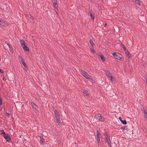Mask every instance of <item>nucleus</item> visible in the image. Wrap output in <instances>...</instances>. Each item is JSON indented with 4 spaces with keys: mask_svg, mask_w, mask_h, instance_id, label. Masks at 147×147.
<instances>
[{
    "mask_svg": "<svg viewBox=\"0 0 147 147\" xmlns=\"http://www.w3.org/2000/svg\"><path fill=\"white\" fill-rule=\"evenodd\" d=\"M105 142L110 147H111V142L110 140V137L109 136H106Z\"/></svg>",
    "mask_w": 147,
    "mask_h": 147,
    "instance_id": "nucleus-4",
    "label": "nucleus"
},
{
    "mask_svg": "<svg viewBox=\"0 0 147 147\" xmlns=\"http://www.w3.org/2000/svg\"><path fill=\"white\" fill-rule=\"evenodd\" d=\"M143 111H144V114H147V112H146V111H145V110H144Z\"/></svg>",
    "mask_w": 147,
    "mask_h": 147,
    "instance_id": "nucleus-36",
    "label": "nucleus"
},
{
    "mask_svg": "<svg viewBox=\"0 0 147 147\" xmlns=\"http://www.w3.org/2000/svg\"><path fill=\"white\" fill-rule=\"evenodd\" d=\"M53 4L54 7H55V9H56L57 10V3H55Z\"/></svg>",
    "mask_w": 147,
    "mask_h": 147,
    "instance_id": "nucleus-20",
    "label": "nucleus"
},
{
    "mask_svg": "<svg viewBox=\"0 0 147 147\" xmlns=\"http://www.w3.org/2000/svg\"><path fill=\"white\" fill-rule=\"evenodd\" d=\"M24 69L26 71H27L28 68L26 66H24Z\"/></svg>",
    "mask_w": 147,
    "mask_h": 147,
    "instance_id": "nucleus-29",
    "label": "nucleus"
},
{
    "mask_svg": "<svg viewBox=\"0 0 147 147\" xmlns=\"http://www.w3.org/2000/svg\"><path fill=\"white\" fill-rule=\"evenodd\" d=\"M55 117L56 118V121H57V123H59V122L60 120L59 116H57L56 117Z\"/></svg>",
    "mask_w": 147,
    "mask_h": 147,
    "instance_id": "nucleus-19",
    "label": "nucleus"
},
{
    "mask_svg": "<svg viewBox=\"0 0 147 147\" xmlns=\"http://www.w3.org/2000/svg\"><path fill=\"white\" fill-rule=\"evenodd\" d=\"M9 49V50L11 52L13 51L11 47Z\"/></svg>",
    "mask_w": 147,
    "mask_h": 147,
    "instance_id": "nucleus-37",
    "label": "nucleus"
},
{
    "mask_svg": "<svg viewBox=\"0 0 147 147\" xmlns=\"http://www.w3.org/2000/svg\"><path fill=\"white\" fill-rule=\"evenodd\" d=\"M5 116H9V113H5Z\"/></svg>",
    "mask_w": 147,
    "mask_h": 147,
    "instance_id": "nucleus-26",
    "label": "nucleus"
},
{
    "mask_svg": "<svg viewBox=\"0 0 147 147\" xmlns=\"http://www.w3.org/2000/svg\"><path fill=\"white\" fill-rule=\"evenodd\" d=\"M53 4H54L55 3H57V0H51Z\"/></svg>",
    "mask_w": 147,
    "mask_h": 147,
    "instance_id": "nucleus-25",
    "label": "nucleus"
},
{
    "mask_svg": "<svg viewBox=\"0 0 147 147\" xmlns=\"http://www.w3.org/2000/svg\"><path fill=\"white\" fill-rule=\"evenodd\" d=\"M119 119L120 121L121 122V121H122L123 120L122 119V118L121 117H119Z\"/></svg>",
    "mask_w": 147,
    "mask_h": 147,
    "instance_id": "nucleus-40",
    "label": "nucleus"
},
{
    "mask_svg": "<svg viewBox=\"0 0 147 147\" xmlns=\"http://www.w3.org/2000/svg\"><path fill=\"white\" fill-rule=\"evenodd\" d=\"M54 112L55 114V117H56L57 116H59V114L57 110H55L54 111Z\"/></svg>",
    "mask_w": 147,
    "mask_h": 147,
    "instance_id": "nucleus-14",
    "label": "nucleus"
},
{
    "mask_svg": "<svg viewBox=\"0 0 147 147\" xmlns=\"http://www.w3.org/2000/svg\"><path fill=\"white\" fill-rule=\"evenodd\" d=\"M83 93L85 95H86L87 96H89V94L88 93L87 91L86 90H85L83 92Z\"/></svg>",
    "mask_w": 147,
    "mask_h": 147,
    "instance_id": "nucleus-18",
    "label": "nucleus"
},
{
    "mask_svg": "<svg viewBox=\"0 0 147 147\" xmlns=\"http://www.w3.org/2000/svg\"><path fill=\"white\" fill-rule=\"evenodd\" d=\"M100 132L98 130H97L96 132V139L98 142V143H99L100 142Z\"/></svg>",
    "mask_w": 147,
    "mask_h": 147,
    "instance_id": "nucleus-6",
    "label": "nucleus"
},
{
    "mask_svg": "<svg viewBox=\"0 0 147 147\" xmlns=\"http://www.w3.org/2000/svg\"><path fill=\"white\" fill-rule=\"evenodd\" d=\"M123 49L125 51H127L126 49L125 48V46H123Z\"/></svg>",
    "mask_w": 147,
    "mask_h": 147,
    "instance_id": "nucleus-34",
    "label": "nucleus"
},
{
    "mask_svg": "<svg viewBox=\"0 0 147 147\" xmlns=\"http://www.w3.org/2000/svg\"><path fill=\"white\" fill-rule=\"evenodd\" d=\"M24 62V61L23 60H22L21 61H20V63H23Z\"/></svg>",
    "mask_w": 147,
    "mask_h": 147,
    "instance_id": "nucleus-38",
    "label": "nucleus"
},
{
    "mask_svg": "<svg viewBox=\"0 0 147 147\" xmlns=\"http://www.w3.org/2000/svg\"><path fill=\"white\" fill-rule=\"evenodd\" d=\"M121 45L122 46V47H123V46H124V45H123V44H122V43H121Z\"/></svg>",
    "mask_w": 147,
    "mask_h": 147,
    "instance_id": "nucleus-44",
    "label": "nucleus"
},
{
    "mask_svg": "<svg viewBox=\"0 0 147 147\" xmlns=\"http://www.w3.org/2000/svg\"><path fill=\"white\" fill-rule=\"evenodd\" d=\"M0 72L2 73H4V71L3 70L0 69Z\"/></svg>",
    "mask_w": 147,
    "mask_h": 147,
    "instance_id": "nucleus-33",
    "label": "nucleus"
},
{
    "mask_svg": "<svg viewBox=\"0 0 147 147\" xmlns=\"http://www.w3.org/2000/svg\"><path fill=\"white\" fill-rule=\"evenodd\" d=\"M96 118L97 119L103 122L105 120V118L102 117L100 113H98L96 115Z\"/></svg>",
    "mask_w": 147,
    "mask_h": 147,
    "instance_id": "nucleus-3",
    "label": "nucleus"
},
{
    "mask_svg": "<svg viewBox=\"0 0 147 147\" xmlns=\"http://www.w3.org/2000/svg\"><path fill=\"white\" fill-rule=\"evenodd\" d=\"M40 143L44 145V139L43 138L42 136H40Z\"/></svg>",
    "mask_w": 147,
    "mask_h": 147,
    "instance_id": "nucleus-11",
    "label": "nucleus"
},
{
    "mask_svg": "<svg viewBox=\"0 0 147 147\" xmlns=\"http://www.w3.org/2000/svg\"><path fill=\"white\" fill-rule=\"evenodd\" d=\"M133 1L136 4L140 5V3L139 0H133Z\"/></svg>",
    "mask_w": 147,
    "mask_h": 147,
    "instance_id": "nucleus-13",
    "label": "nucleus"
},
{
    "mask_svg": "<svg viewBox=\"0 0 147 147\" xmlns=\"http://www.w3.org/2000/svg\"><path fill=\"white\" fill-rule=\"evenodd\" d=\"M122 57V55L119 53H117L116 54V55L115 57V58L118 59H121V57Z\"/></svg>",
    "mask_w": 147,
    "mask_h": 147,
    "instance_id": "nucleus-7",
    "label": "nucleus"
},
{
    "mask_svg": "<svg viewBox=\"0 0 147 147\" xmlns=\"http://www.w3.org/2000/svg\"><path fill=\"white\" fill-rule=\"evenodd\" d=\"M121 122L123 124V125H126L127 124V121L125 120H124L121 121Z\"/></svg>",
    "mask_w": 147,
    "mask_h": 147,
    "instance_id": "nucleus-22",
    "label": "nucleus"
},
{
    "mask_svg": "<svg viewBox=\"0 0 147 147\" xmlns=\"http://www.w3.org/2000/svg\"><path fill=\"white\" fill-rule=\"evenodd\" d=\"M55 12H56L57 13V12H58V9L57 8V10L56 9H55Z\"/></svg>",
    "mask_w": 147,
    "mask_h": 147,
    "instance_id": "nucleus-42",
    "label": "nucleus"
},
{
    "mask_svg": "<svg viewBox=\"0 0 147 147\" xmlns=\"http://www.w3.org/2000/svg\"><path fill=\"white\" fill-rule=\"evenodd\" d=\"M31 104L32 107L34 109H36L37 108V107L34 103L32 102L31 103Z\"/></svg>",
    "mask_w": 147,
    "mask_h": 147,
    "instance_id": "nucleus-12",
    "label": "nucleus"
},
{
    "mask_svg": "<svg viewBox=\"0 0 147 147\" xmlns=\"http://www.w3.org/2000/svg\"><path fill=\"white\" fill-rule=\"evenodd\" d=\"M5 133L4 131L3 130H0V134H3V135H4L5 134Z\"/></svg>",
    "mask_w": 147,
    "mask_h": 147,
    "instance_id": "nucleus-21",
    "label": "nucleus"
},
{
    "mask_svg": "<svg viewBox=\"0 0 147 147\" xmlns=\"http://www.w3.org/2000/svg\"><path fill=\"white\" fill-rule=\"evenodd\" d=\"M3 137L5 139L6 141L8 142H9L10 140V137L9 135L8 134H5L3 135Z\"/></svg>",
    "mask_w": 147,
    "mask_h": 147,
    "instance_id": "nucleus-5",
    "label": "nucleus"
},
{
    "mask_svg": "<svg viewBox=\"0 0 147 147\" xmlns=\"http://www.w3.org/2000/svg\"><path fill=\"white\" fill-rule=\"evenodd\" d=\"M91 51L92 52V53H94V50L93 49H91Z\"/></svg>",
    "mask_w": 147,
    "mask_h": 147,
    "instance_id": "nucleus-41",
    "label": "nucleus"
},
{
    "mask_svg": "<svg viewBox=\"0 0 147 147\" xmlns=\"http://www.w3.org/2000/svg\"><path fill=\"white\" fill-rule=\"evenodd\" d=\"M90 44L91 45H92V46H93L94 45V43L92 40L90 39Z\"/></svg>",
    "mask_w": 147,
    "mask_h": 147,
    "instance_id": "nucleus-23",
    "label": "nucleus"
},
{
    "mask_svg": "<svg viewBox=\"0 0 147 147\" xmlns=\"http://www.w3.org/2000/svg\"><path fill=\"white\" fill-rule=\"evenodd\" d=\"M22 64L24 66V67L26 66V64L25 62L22 63Z\"/></svg>",
    "mask_w": 147,
    "mask_h": 147,
    "instance_id": "nucleus-32",
    "label": "nucleus"
},
{
    "mask_svg": "<svg viewBox=\"0 0 147 147\" xmlns=\"http://www.w3.org/2000/svg\"><path fill=\"white\" fill-rule=\"evenodd\" d=\"M126 127V126H124L123 127H122L121 128V129H122L123 130H125V127Z\"/></svg>",
    "mask_w": 147,
    "mask_h": 147,
    "instance_id": "nucleus-30",
    "label": "nucleus"
},
{
    "mask_svg": "<svg viewBox=\"0 0 147 147\" xmlns=\"http://www.w3.org/2000/svg\"><path fill=\"white\" fill-rule=\"evenodd\" d=\"M90 1H91L92 0H90Z\"/></svg>",
    "mask_w": 147,
    "mask_h": 147,
    "instance_id": "nucleus-48",
    "label": "nucleus"
},
{
    "mask_svg": "<svg viewBox=\"0 0 147 147\" xmlns=\"http://www.w3.org/2000/svg\"><path fill=\"white\" fill-rule=\"evenodd\" d=\"M145 80H146V83L147 84V76H146L145 77Z\"/></svg>",
    "mask_w": 147,
    "mask_h": 147,
    "instance_id": "nucleus-39",
    "label": "nucleus"
},
{
    "mask_svg": "<svg viewBox=\"0 0 147 147\" xmlns=\"http://www.w3.org/2000/svg\"><path fill=\"white\" fill-rule=\"evenodd\" d=\"M0 24L3 26H5L7 25V23L6 22H5L3 21H0Z\"/></svg>",
    "mask_w": 147,
    "mask_h": 147,
    "instance_id": "nucleus-9",
    "label": "nucleus"
},
{
    "mask_svg": "<svg viewBox=\"0 0 147 147\" xmlns=\"http://www.w3.org/2000/svg\"><path fill=\"white\" fill-rule=\"evenodd\" d=\"M5 43H6L7 45V44H9V43H8L7 42H6V41H5Z\"/></svg>",
    "mask_w": 147,
    "mask_h": 147,
    "instance_id": "nucleus-46",
    "label": "nucleus"
},
{
    "mask_svg": "<svg viewBox=\"0 0 147 147\" xmlns=\"http://www.w3.org/2000/svg\"><path fill=\"white\" fill-rule=\"evenodd\" d=\"M79 72L87 80L92 83L93 82V79L91 78V76L88 74L85 71L82 69H79Z\"/></svg>",
    "mask_w": 147,
    "mask_h": 147,
    "instance_id": "nucleus-1",
    "label": "nucleus"
},
{
    "mask_svg": "<svg viewBox=\"0 0 147 147\" xmlns=\"http://www.w3.org/2000/svg\"><path fill=\"white\" fill-rule=\"evenodd\" d=\"M141 109L142 110H145V109H144L143 106H142V105L141 106Z\"/></svg>",
    "mask_w": 147,
    "mask_h": 147,
    "instance_id": "nucleus-28",
    "label": "nucleus"
},
{
    "mask_svg": "<svg viewBox=\"0 0 147 147\" xmlns=\"http://www.w3.org/2000/svg\"><path fill=\"white\" fill-rule=\"evenodd\" d=\"M107 24L106 23H105V26L106 25H107Z\"/></svg>",
    "mask_w": 147,
    "mask_h": 147,
    "instance_id": "nucleus-47",
    "label": "nucleus"
},
{
    "mask_svg": "<svg viewBox=\"0 0 147 147\" xmlns=\"http://www.w3.org/2000/svg\"><path fill=\"white\" fill-rule=\"evenodd\" d=\"M125 52L126 55H127V57H129V58L130 57V56H129V55H130V54L128 50H127L126 51H125Z\"/></svg>",
    "mask_w": 147,
    "mask_h": 147,
    "instance_id": "nucleus-16",
    "label": "nucleus"
},
{
    "mask_svg": "<svg viewBox=\"0 0 147 147\" xmlns=\"http://www.w3.org/2000/svg\"><path fill=\"white\" fill-rule=\"evenodd\" d=\"M90 16L91 17L92 19L94 20V14L92 11H91L90 12Z\"/></svg>",
    "mask_w": 147,
    "mask_h": 147,
    "instance_id": "nucleus-8",
    "label": "nucleus"
},
{
    "mask_svg": "<svg viewBox=\"0 0 147 147\" xmlns=\"http://www.w3.org/2000/svg\"><path fill=\"white\" fill-rule=\"evenodd\" d=\"M133 1V0H132Z\"/></svg>",
    "mask_w": 147,
    "mask_h": 147,
    "instance_id": "nucleus-49",
    "label": "nucleus"
},
{
    "mask_svg": "<svg viewBox=\"0 0 147 147\" xmlns=\"http://www.w3.org/2000/svg\"><path fill=\"white\" fill-rule=\"evenodd\" d=\"M7 45L8 46V47L9 48H10L11 47V45L9 43V44H7Z\"/></svg>",
    "mask_w": 147,
    "mask_h": 147,
    "instance_id": "nucleus-35",
    "label": "nucleus"
},
{
    "mask_svg": "<svg viewBox=\"0 0 147 147\" xmlns=\"http://www.w3.org/2000/svg\"><path fill=\"white\" fill-rule=\"evenodd\" d=\"M18 58L19 60L20 61H21L23 60V58L20 56H19Z\"/></svg>",
    "mask_w": 147,
    "mask_h": 147,
    "instance_id": "nucleus-24",
    "label": "nucleus"
},
{
    "mask_svg": "<svg viewBox=\"0 0 147 147\" xmlns=\"http://www.w3.org/2000/svg\"><path fill=\"white\" fill-rule=\"evenodd\" d=\"M109 78L111 80L112 82H115L114 78L112 77V76L110 78Z\"/></svg>",
    "mask_w": 147,
    "mask_h": 147,
    "instance_id": "nucleus-17",
    "label": "nucleus"
},
{
    "mask_svg": "<svg viewBox=\"0 0 147 147\" xmlns=\"http://www.w3.org/2000/svg\"><path fill=\"white\" fill-rule=\"evenodd\" d=\"M144 117L146 118H147V113L146 114H144Z\"/></svg>",
    "mask_w": 147,
    "mask_h": 147,
    "instance_id": "nucleus-43",
    "label": "nucleus"
},
{
    "mask_svg": "<svg viewBox=\"0 0 147 147\" xmlns=\"http://www.w3.org/2000/svg\"><path fill=\"white\" fill-rule=\"evenodd\" d=\"M20 42L22 44L23 49L26 51H29V48L26 46V42L24 41L23 40H20Z\"/></svg>",
    "mask_w": 147,
    "mask_h": 147,
    "instance_id": "nucleus-2",
    "label": "nucleus"
},
{
    "mask_svg": "<svg viewBox=\"0 0 147 147\" xmlns=\"http://www.w3.org/2000/svg\"><path fill=\"white\" fill-rule=\"evenodd\" d=\"M3 80H6V78H5V77H3Z\"/></svg>",
    "mask_w": 147,
    "mask_h": 147,
    "instance_id": "nucleus-45",
    "label": "nucleus"
},
{
    "mask_svg": "<svg viewBox=\"0 0 147 147\" xmlns=\"http://www.w3.org/2000/svg\"><path fill=\"white\" fill-rule=\"evenodd\" d=\"M105 72L107 76L109 78H110V76H111V73L109 71L107 70H106Z\"/></svg>",
    "mask_w": 147,
    "mask_h": 147,
    "instance_id": "nucleus-10",
    "label": "nucleus"
},
{
    "mask_svg": "<svg viewBox=\"0 0 147 147\" xmlns=\"http://www.w3.org/2000/svg\"><path fill=\"white\" fill-rule=\"evenodd\" d=\"M30 18L32 20H34V18L33 16H31V15L30 16Z\"/></svg>",
    "mask_w": 147,
    "mask_h": 147,
    "instance_id": "nucleus-31",
    "label": "nucleus"
},
{
    "mask_svg": "<svg viewBox=\"0 0 147 147\" xmlns=\"http://www.w3.org/2000/svg\"><path fill=\"white\" fill-rule=\"evenodd\" d=\"M116 54H117L115 52H113L112 53V55L114 57H115V56H116Z\"/></svg>",
    "mask_w": 147,
    "mask_h": 147,
    "instance_id": "nucleus-27",
    "label": "nucleus"
},
{
    "mask_svg": "<svg viewBox=\"0 0 147 147\" xmlns=\"http://www.w3.org/2000/svg\"><path fill=\"white\" fill-rule=\"evenodd\" d=\"M100 57V59L102 61H105V57L103 56V55H99Z\"/></svg>",
    "mask_w": 147,
    "mask_h": 147,
    "instance_id": "nucleus-15",
    "label": "nucleus"
}]
</instances>
